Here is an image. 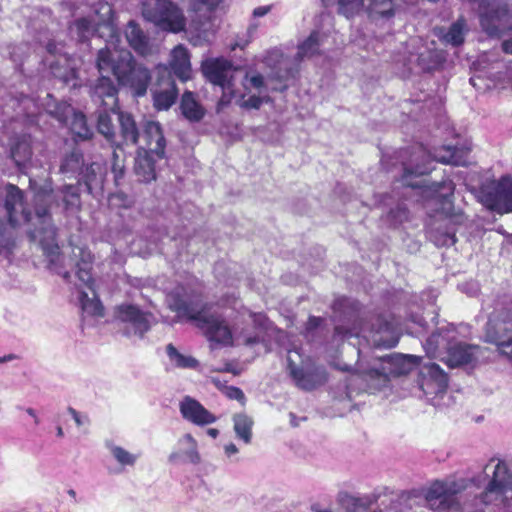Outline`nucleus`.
Instances as JSON below:
<instances>
[{
	"label": "nucleus",
	"mask_w": 512,
	"mask_h": 512,
	"mask_svg": "<svg viewBox=\"0 0 512 512\" xmlns=\"http://www.w3.org/2000/svg\"><path fill=\"white\" fill-rule=\"evenodd\" d=\"M48 198L47 194L35 196L36 208L35 214L32 216L25 206L23 192L17 186L10 184L6 187L4 207L8 222L12 227L27 223L40 225V228L29 232L31 238L40 243L46 256H56L59 248L56 243V231L48 213Z\"/></svg>",
	"instance_id": "1"
},
{
	"label": "nucleus",
	"mask_w": 512,
	"mask_h": 512,
	"mask_svg": "<svg viewBox=\"0 0 512 512\" xmlns=\"http://www.w3.org/2000/svg\"><path fill=\"white\" fill-rule=\"evenodd\" d=\"M96 66L99 73L112 72L119 85L128 87L135 96L146 94L151 80L149 70L136 63L129 50L118 46L102 48L98 51Z\"/></svg>",
	"instance_id": "2"
},
{
	"label": "nucleus",
	"mask_w": 512,
	"mask_h": 512,
	"mask_svg": "<svg viewBox=\"0 0 512 512\" xmlns=\"http://www.w3.org/2000/svg\"><path fill=\"white\" fill-rule=\"evenodd\" d=\"M171 309L179 317L195 322L196 326L204 331V335L210 342L222 345L232 343V332L223 317L208 314L207 303L201 301H187L179 296L175 297Z\"/></svg>",
	"instance_id": "3"
},
{
	"label": "nucleus",
	"mask_w": 512,
	"mask_h": 512,
	"mask_svg": "<svg viewBox=\"0 0 512 512\" xmlns=\"http://www.w3.org/2000/svg\"><path fill=\"white\" fill-rule=\"evenodd\" d=\"M70 34L78 41H86L95 33L105 39L104 48L114 49L120 42V36L113 22V9L109 3H98L85 17L78 18L69 27Z\"/></svg>",
	"instance_id": "4"
},
{
	"label": "nucleus",
	"mask_w": 512,
	"mask_h": 512,
	"mask_svg": "<svg viewBox=\"0 0 512 512\" xmlns=\"http://www.w3.org/2000/svg\"><path fill=\"white\" fill-rule=\"evenodd\" d=\"M476 4V15L482 32L490 38H501L512 31V0H461Z\"/></svg>",
	"instance_id": "5"
},
{
	"label": "nucleus",
	"mask_w": 512,
	"mask_h": 512,
	"mask_svg": "<svg viewBox=\"0 0 512 512\" xmlns=\"http://www.w3.org/2000/svg\"><path fill=\"white\" fill-rule=\"evenodd\" d=\"M432 161L456 166L465 164V160L463 159L461 152L455 147L444 146L436 150L433 154L425 150L423 147H417L413 151L409 162L404 163L402 184L412 188L422 187L423 181H413L412 177H418L429 173L432 170L430 166Z\"/></svg>",
	"instance_id": "6"
},
{
	"label": "nucleus",
	"mask_w": 512,
	"mask_h": 512,
	"mask_svg": "<svg viewBox=\"0 0 512 512\" xmlns=\"http://www.w3.org/2000/svg\"><path fill=\"white\" fill-rule=\"evenodd\" d=\"M220 0H188L189 37L195 46H201L211 41L216 32L213 10Z\"/></svg>",
	"instance_id": "7"
},
{
	"label": "nucleus",
	"mask_w": 512,
	"mask_h": 512,
	"mask_svg": "<svg viewBox=\"0 0 512 512\" xmlns=\"http://www.w3.org/2000/svg\"><path fill=\"white\" fill-rule=\"evenodd\" d=\"M143 16L164 31L186 32L189 23L181 7L171 0H146L143 3Z\"/></svg>",
	"instance_id": "8"
},
{
	"label": "nucleus",
	"mask_w": 512,
	"mask_h": 512,
	"mask_svg": "<svg viewBox=\"0 0 512 512\" xmlns=\"http://www.w3.org/2000/svg\"><path fill=\"white\" fill-rule=\"evenodd\" d=\"M328 7L337 6V13L353 19L366 13L372 20L390 19L395 15L394 0H322Z\"/></svg>",
	"instance_id": "9"
},
{
	"label": "nucleus",
	"mask_w": 512,
	"mask_h": 512,
	"mask_svg": "<svg viewBox=\"0 0 512 512\" xmlns=\"http://www.w3.org/2000/svg\"><path fill=\"white\" fill-rule=\"evenodd\" d=\"M48 270L52 273L62 276L66 281H70V270L68 267L75 272L76 277L79 280V284H76L78 289L87 287L94 292V278L92 276V258H48L46 264Z\"/></svg>",
	"instance_id": "10"
},
{
	"label": "nucleus",
	"mask_w": 512,
	"mask_h": 512,
	"mask_svg": "<svg viewBox=\"0 0 512 512\" xmlns=\"http://www.w3.org/2000/svg\"><path fill=\"white\" fill-rule=\"evenodd\" d=\"M486 342L497 346L501 355L512 360V312L502 314L486 327Z\"/></svg>",
	"instance_id": "11"
},
{
	"label": "nucleus",
	"mask_w": 512,
	"mask_h": 512,
	"mask_svg": "<svg viewBox=\"0 0 512 512\" xmlns=\"http://www.w3.org/2000/svg\"><path fill=\"white\" fill-rule=\"evenodd\" d=\"M47 52L48 55L45 58V62L49 66L51 73L66 84L74 81L77 76L76 63L64 51V46L61 43L49 42L47 44Z\"/></svg>",
	"instance_id": "12"
},
{
	"label": "nucleus",
	"mask_w": 512,
	"mask_h": 512,
	"mask_svg": "<svg viewBox=\"0 0 512 512\" xmlns=\"http://www.w3.org/2000/svg\"><path fill=\"white\" fill-rule=\"evenodd\" d=\"M459 492L455 482L434 481L425 492V500L434 510L446 511L455 502V496Z\"/></svg>",
	"instance_id": "13"
},
{
	"label": "nucleus",
	"mask_w": 512,
	"mask_h": 512,
	"mask_svg": "<svg viewBox=\"0 0 512 512\" xmlns=\"http://www.w3.org/2000/svg\"><path fill=\"white\" fill-rule=\"evenodd\" d=\"M486 205L500 213L512 212V178L502 177L484 195Z\"/></svg>",
	"instance_id": "14"
},
{
	"label": "nucleus",
	"mask_w": 512,
	"mask_h": 512,
	"mask_svg": "<svg viewBox=\"0 0 512 512\" xmlns=\"http://www.w3.org/2000/svg\"><path fill=\"white\" fill-rule=\"evenodd\" d=\"M51 113L54 114L61 123L69 126L71 132L77 138L87 140L92 137L93 131L88 127L84 114L75 112L70 105L60 104Z\"/></svg>",
	"instance_id": "15"
},
{
	"label": "nucleus",
	"mask_w": 512,
	"mask_h": 512,
	"mask_svg": "<svg viewBox=\"0 0 512 512\" xmlns=\"http://www.w3.org/2000/svg\"><path fill=\"white\" fill-rule=\"evenodd\" d=\"M465 221L463 214L445 216L437 221L435 227L428 231L429 239L439 247L451 246L455 243L456 225H461Z\"/></svg>",
	"instance_id": "16"
},
{
	"label": "nucleus",
	"mask_w": 512,
	"mask_h": 512,
	"mask_svg": "<svg viewBox=\"0 0 512 512\" xmlns=\"http://www.w3.org/2000/svg\"><path fill=\"white\" fill-rule=\"evenodd\" d=\"M204 73L209 81L218 85L223 90L221 103H228L230 98H226V93H231L234 96L231 83V65L225 60H215L207 62L203 67Z\"/></svg>",
	"instance_id": "17"
},
{
	"label": "nucleus",
	"mask_w": 512,
	"mask_h": 512,
	"mask_svg": "<svg viewBox=\"0 0 512 512\" xmlns=\"http://www.w3.org/2000/svg\"><path fill=\"white\" fill-rule=\"evenodd\" d=\"M290 375L296 385L306 391H312L328 380L327 371L323 366H313L304 370L290 364Z\"/></svg>",
	"instance_id": "18"
},
{
	"label": "nucleus",
	"mask_w": 512,
	"mask_h": 512,
	"mask_svg": "<svg viewBox=\"0 0 512 512\" xmlns=\"http://www.w3.org/2000/svg\"><path fill=\"white\" fill-rule=\"evenodd\" d=\"M470 31L468 20L465 16H459L448 27L434 28V34L446 46L454 48L464 44L465 39Z\"/></svg>",
	"instance_id": "19"
},
{
	"label": "nucleus",
	"mask_w": 512,
	"mask_h": 512,
	"mask_svg": "<svg viewBox=\"0 0 512 512\" xmlns=\"http://www.w3.org/2000/svg\"><path fill=\"white\" fill-rule=\"evenodd\" d=\"M101 77L91 86L92 100L100 107L113 110L117 106V88L112 79L100 73Z\"/></svg>",
	"instance_id": "20"
},
{
	"label": "nucleus",
	"mask_w": 512,
	"mask_h": 512,
	"mask_svg": "<svg viewBox=\"0 0 512 512\" xmlns=\"http://www.w3.org/2000/svg\"><path fill=\"white\" fill-rule=\"evenodd\" d=\"M182 417L197 426H206L217 421V417L207 410L198 400L189 396L180 403Z\"/></svg>",
	"instance_id": "21"
},
{
	"label": "nucleus",
	"mask_w": 512,
	"mask_h": 512,
	"mask_svg": "<svg viewBox=\"0 0 512 512\" xmlns=\"http://www.w3.org/2000/svg\"><path fill=\"white\" fill-rule=\"evenodd\" d=\"M144 142L143 148L155 154L158 158L165 155L166 140L163 130L158 122L148 121L144 125L140 138Z\"/></svg>",
	"instance_id": "22"
},
{
	"label": "nucleus",
	"mask_w": 512,
	"mask_h": 512,
	"mask_svg": "<svg viewBox=\"0 0 512 512\" xmlns=\"http://www.w3.org/2000/svg\"><path fill=\"white\" fill-rule=\"evenodd\" d=\"M151 154L143 147L138 149L134 172L140 182L149 183L156 179L155 165Z\"/></svg>",
	"instance_id": "23"
},
{
	"label": "nucleus",
	"mask_w": 512,
	"mask_h": 512,
	"mask_svg": "<svg viewBox=\"0 0 512 512\" xmlns=\"http://www.w3.org/2000/svg\"><path fill=\"white\" fill-rule=\"evenodd\" d=\"M125 37L129 45L141 55H147L151 51L148 36L135 21H129L125 28Z\"/></svg>",
	"instance_id": "24"
},
{
	"label": "nucleus",
	"mask_w": 512,
	"mask_h": 512,
	"mask_svg": "<svg viewBox=\"0 0 512 512\" xmlns=\"http://www.w3.org/2000/svg\"><path fill=\"white\" fill-rule=\"evenodd\" d=\"M171 69L174 74L182 81L190 78L191 64L188 50L182 46H176L171 52Z\"/></svg>",
	"instance_id": "25"
},
{
	"label": "nucleus",
	"mask_w": 512,
	"mask_h": 512,
	"mask_svg": "<svg viewBox=\"0 0 512 512\" xmlns=\"http://www.w3.org/2000/svg\"><path fill=\"white\" fill-rule=\"evenodd\" d=\"M477 346L459 343L449 348L446 364L449 367H459L470 364L475 359L474 350Z\"/></svg>",
	"instance_id": "26"
},
{
	"label": "nucleus",
	"mask_w": 512,
	"mask_h": 512,
	"mask_svg": "<svg viewBox=\"0 0 512 512\" xmlns=\"http://www.w3.org/2000/svg\"><path fill=\"white\" fill-rule=\"evenodd\" d=\"M107 174L106 166L100 162H93L86 167L83 180L89 193L101 190Z\"/></svg>",
	"instance_id": "27"
},
{
	"label": "nucleus",
	"mask_w": 512,
	"mask_h": 512,
	"mask_svg": "<svg viewBox=\"0 0 512 512\" xmlns=\"http://www.w3.org/2000/svg\"><path fill=\"white\" fill-rule=\"evenodd\" d=\"M510 488H512V476L510 475L506 464L499 461L494 468L492 479L487 486V491L503 492Z\"/></svg>",
	"instance_id": "28"
},
{
	"label": "nucleus",
	"mask_w": 512,
	"mask_h": 512,
	"mask_svg": "<svg viewBox=\"0 0 512 512\" xmlns=\"http://www.w3.org/2000/svg\"><path fill=\"white\" fill-rule=\"evenodd\" d=\"M180 108L184 117L191 122H198L204 116V109L195 100L192 92L183 94Z\"/></svg>",
	"instance_id": "29"
},
{
	"label": "nucleus",
	"mask_w": 512,
	"mask_h": 512,
	"mask_svg": "<svg viewBox=\"0 0 512 512\" xmlns=\"http://www.w3.org/2000/svg\"><path fill=\"white\" fill-rule=\"evenodd\" d=\"M178 91L173 81H168L167 86L163 89L154 91V106L158 110H167L175 102Z\"/></svg>",
	"instance_id": "30"
},
{
	"label": "nucleus",
	"mask_w": 512,
	"mask_h": 512,
	"mask_svg": "<svg viewBox=\"0 0 512 512\" xmlns=\"http://www.w3.org/2000/svg\"><path fill=\"white\" fill-rule=\"evenodd\" d=\"M118 119L124 143L136 145L140 138V134L133 117L128 113L121 112L119 113Z\"/></svg>",
	"instance_id": "31"
},
{
	"label": "nucleus",
	"mask_w": 512,
	"mask_h": 512,
	"mask_svg": "<svg viewBox=\"0 0 512 512\" xmlns=\"http://www.w3.org/2000/svg\"><path fill=\"white\" fill-rule=\"evenodd\" d=\"M321 45V34L317 31H313L309 37L298 45V51L295 56L297 63L302 61L304 58H309L318 53Z\"/></svg>",
	"instance_id": "32"
},
{
	"label": "nucleus",
	"mask_w": 512,
	"mask_h": 512,
	"mask_svg": "<svg viewBox=\"0 0 512 512\" xmlns=\"http://www.w3.org/2000/svg\"><path fill=\"white\" fill-rule=\"evenodd\" d=\"M234 430L236 435L246 444L251 442L253 419L244 413L235 414L233 416Z\"/></svg>",
	"instance_id": "33"
},
{
	"label": "nucleus",
	"mask_w": 512,
	"mask_h": 512,
	"mask_svg": "<svg viewBox=\"0 0 512 512\" xmlns=\"http://www.w3.org/2000/svg\"><path fill=\"white\" fill-rule=\"evenodd\" d=\"M32 155L30 137L23 135L13 143L11 147V156L16 164H21L28 160Z\"/></svg>",
	"instance_id": "34"
},
{
	"label": "nucleus",
	"mask_w": 512,
	"mask_h": 512,
	"mask_svg": "<svg viewBox=\"0 0 512 512\" xmlns=\"http://www.w3.org/2000/svg\"><path fill=\"white\" fill-rule=\"evenodd\" d=\"M94 297L89 298L88 294L84 291H80L79 301L81 305V309L84 313L93 317H103L104 316V307L95 294L93 292Z\"/></svg>",
	"instance_id": "35"
},
{
	"label": "nucleus",
	"mask_w": 512,
	"mask_h": 512,
	"mask_svg": "<svg viewBox=\"0 0 512 512\" xmlns=\"http://www.w3.org/2000/svg\"><path fill=\"white\" fill-rule=\"evenodd\" d=\"M166 353L178 368L193 369L198 366V361L195 358L181 354L172 343L166 346Z\"/></svg>",
	"instance_id": "36"
},
{
	"label": "nucleus",
	"mask_w": 512,
	"mask_h": 512,
	"mask_svg": "<svg viewBox=\"0 0 512 512\" xmlns=\"http://www.w3.org/2000/svg\"><path fill=\"white\" fill-rule=\"evenodd\" d=\"M242 85L247 94H251L252 90H255L259 94H268L265 79L259 73L246 74Z\"/></svg>",
	"instance_id": "37"
},
{
	"label": "nucleus",
	"mask_w": 512,
	"mask_h": 512,
	"mask_svg": "<svg viewBox=\"0 0 512 512\" xmlns=\"http://www.w3.org/2000/svg\"><path fill=\"white\" fill-rule=\"evenodd\" d=\"M110 112H114V109L109 110L103 108V111H100L98 114L97 122V128L99 133L105 136V138L108 140H112L115 136L114 125L110 116Z\"/></svg>",
	"instance_id": "38"
},
{
	"label": "nucleus",
	"mask_w": 512,
	"mask_h": 512,
	"mask_svg": "<svg viewBox=\"0 0 512 512\" xmlns=\"http://www.w3.org/2000/svg\"><path fill=\"white\" fill-rule=\"evenodd\" d=\"M268 94H247L245 92L240 96L238 105L244 109H259L263 103L270 102Z\"/></svg>",
	"instance_id": "39"
},
{
	"label": "nucleus",
	"mask_w": 512,
	"mask_h": 512,
	"mask_svg": "<svg viewBox=\"0 0 512 512\" xmlns=\"http://www.w3.org/2000/svg\"><path fill=\"white\" fill-rule=\"evenodd\" d=\"M331 308L334 313L346 315L349 314L350 312L358 311L359 302L352 300L346 296H340L333 301Z\"/></svg>",
	"instance_id": "40"
},
{
	"label": "nucleus",
	"mask_w": 512,
	"mask_h": 512,
	"mask_svg": "<svg viewBox=\"0 0 512 512\" xmlns=\"http://www.w3.org/2000/svg\"><path fill=\"white\" fill-rule=\"evenodd\" d=\"M427 375L430 379H432L436 384L445 389L448 386V376L445 371L436 363H431L426 366Z\"/></svg>",
	"instance_id": "41"
},
{
	"label": "nucleus",
	"mask_w": 512,
	"mask_h": 512,
	"mask_svg": "<svg viewBox=\"0 0 512 512\" xmlns=\"http://www.w3.org/2000/svg\"><path fill=\"white\" fill-rule=\"evenodd\" d=\"M111 453L116 461L122 466H133L137 460V456L131 454L120 446H112Z\"/></svg>",
	"instance_id": "42"
},
{
	"label": "nucleus",
	"mask_w": 512,
	"mask_h": 512,
	"mask_svg": "<svg viewBox=\"0 0 512 512\" xmlns=\"http://www.w3.org/2000/svg\"><path fill=\"white\" fill-rule=\"evenodd\" d=\"M278 57H281V62H280L279 71L277 72V77L280 79H289L291 77H294L297 70L292 69V68L288 69L287 66H288L289 59L284 58L277 50L270 52V55H269V58L267 61L269 62V60L271 58H278Z\"/></svg>",
	"instance_id": "43"
},
{
	"label": "nucleus",
	"mask_w": 512,
	"mask_h": 512,
	"mask_svg": "<svg viewBox=\"0 0 512 512\" xmlns=\"http://www.w3.org/2000/svg\"><path fill=\"white\" fill-rule=\"evenodd\" d=\"M142 311L134 305H124L119 308V317L122 321L132 323L139 317Z\"/></svg>",
	"instance_id": "44"
},
{
	"label": "nucleus",
	"mask_w": 512,
	"mask_h": 512,
	"mask_svg": "<svg viewBox=\"0 0 512 512\" xmlns=\"http://www.w3.org/2000/svg\"><path fill=\"white\" fill-rule=\"evenodd\" d=\"M408 211L405 207L398 205L395 209H392L388 213V221L394 225L397 226L399 224H402L404 221L408 219Z\"/></svg>",
	"instance_id": "45"
},
{
	"label": "nucleus",
	"mask_w": 512,
	"mask_h": 512,
	"mask_svg": "<svg viewBox=\"0 0 512 512\" xmlns=\"http://www.w3.org/2000/svg\"><path fill=\"white\" fill-rule=\"evenodd\" d=\"M81 156L78 153H71L67 156L62 165L61 171L64 173L75 172L80 168Z\"/></svg>",
	"instance_id": "46"
},
{
	"label": "nucleus",
	"mask_w": 512,
	"mask_h": 512,
	"mask_svg": "<svg viewBox=\"0 0 512 512\" xmlns=\"http://www.w3.org/2000/svg\"><path fill=\"white\" fill-rule=\"evenodd\" d=\"M184 440L189 444L190 449L185 452L187 459L193 463L197 464L200 462V455L197 450V442L191 434H185Z\"/></svg>",
	"instance_id": "47"
},
{
	"label": "nucleus",
	"mask_w": 512,
	"mask_h": 512,
	"mask_svg": "<svg viewBox=\"0 0 512 512\" xmlns=\"http://www.w3.org/2000/svg\"><path fill=\"white\" fill-rule=\"evenodd\" d=\"M64 201L67 206H78L79 205V193L78 188L73 185H67L63 189Z\"/></svg>",
	"instance_id": "48"
},
{
	"label": "nucleus",
	"mask_w": 512,
	"mask_h": 512,
	"mask_svg": "<svg viewBox=\"0 0 512 512\" xmlns=\"http://www.w3.org/2000/svg\"><path fill=\"white\" fill-rule=\"evenodd\" d=\"M135 334H138L140 337H143L144 334L150 329L149 321L144 312L140 314L139 317H136L132 323Z\"/></svg>",
	"instance_id": "49"
},
{
	"label": "nucleus",
	"mask_w": 512,
	"mask_h": 512,
	"mask_svg": "<svg viewBox=\"0 0 512 512\" xmlns=\"http://www.w3.org/2000/svg\"><path fill=\"white\" fill-rule=\"evenodd\" d=\"M135 334H138L140 337H143L144 334L150 329L149 321L144 312L140 314L139 317H136L132 323Z\"/></svg>",
	"instance_id": "50"
},
{
	"label": "nucleus",
	"mask_w": 512,
	"mask_h": 512,
	"mask_svg": "<svg viewBox=\"0 0 512 512\" xmlns=\"http://www.w3.org/2000/svg\"><path fill=\"white\" fill-rule=\"evenodd\" d=\"M109 203L113 207L128 208L131 206L132 202L126 194H124L123 192H117L110 195Z\"/></svg>",
	"instance_id": "51"
},
{
	"label": "nucleus",
	"mask_w": 512,
	"mask_h": 512,
	"mask_svg": "<svg viewBox=\"0 0 512 512\" xmlns=\"http://www.w3.org/2000/svg\"><path fill=\"white\" fill-rule=\"evenodd\" d=\"M225 395L227 398H229L231 400H237L242 405H244L246 402L245 394L239 387H236V386L226 387Z\"/></svg>",
	"instance_id": "52"
},
{
	"label": "nucleus",
	"mask_w": 512,
	"mask_h": 512,
	"mask_svg": "<svg viewBox=\"0 0 512 512\" xmlns=\"http://www.w3.org/2000/svg\"><path fill=\"white\" fill-rule=\"evenodd\" d=\"M124 169V160L112 162V172L116 183L124 176Z\"/></svg>",
	"instance_id": "53"
},
{
	"label": "nucleus",
	"mask_w": 512,
	"mask_h": 512,
	"mask_svg": "<svg viewBox=\"0 0 512 512\" xmlns=\"http://www.w3.org/2000/svg\"><path fill=\"white\" fill-rule=\"evenodd\" d=\"M323 319L317 316H309L306 322V329L308 331H313L317 329L322 324Z\"/></svg>",
	"instance_id": "54"
},
{
	"label": "nucleus",
	"mask_w": 512,
	"mask_h": 512,
	"mask_svg": "<svg viewBox=\"0 0 512 512\" xmlns=\"http://www.w3.org/2000/svg\"><path fill=\"white\" fill-rule=\"evenodd\" d=\"M271 8L272 6L271 5H266V6H259V7H256L254 10H253V16L255 18L257 17H263L265 15H267L270 11H271Z\"/></svg>",
	"instance_id": "55"
},
{
	"label": "nucleus",
	"mask_w": 512,
	"mask_h": 512,
	"mask_svg": "<svg viewBox=\"0 0 512 512\" xmlns=\"http://www.w3.org/2000/svg\"><path fill=\"white\" fill-rule=\"evenodd\" d=\"M501 47L503 52L512 55V36L509 39L504 40Z\"/></svg>",
	"instance_id": "56"
},
{
	"label": "nucleus",
	"mask_w": 512,
	"mask_h": 512,
	"mask_svg": "<svg viewBox=\"0 0 512 512\" xmlns=\"http://www.w3.org/2000/svg\"><path fill=\"white\" fill-rule=\"evenodd\" d=\"M432 64L428 66V68H433L436 65H439L443 60L444 57L441 53H434L432 55Z\"/></svg>",
	"instance_id": "57"
},
{
	"label": "nucleus",
	"mask_w": 512,
	"mask_h": 512,
	"mask_svg": "<svg viewBox=\"0 0 512 512\" xmlns=\"http://www.w3.org/2000/svg\"><path fill=\"white\" fill-rule=\"evenodd\" d=\"M124 160V154L120 146H117L113 151V161H121Z\"/></svg>",
	"instance_id": "58"
},
{
	"label": "nucleus",
	"mask_w": 512,
	"mask_h": 512,
	"mask_svg": "<svg viewBox=\"0 0 512 512\" xmlns=\"http://www.w3.org/2000/svg\"><path fill=\"white\" fill-rule=\"evenodd\" d=\"M68 412L71 414V416L75 420L77 426H81L82 425V421H81L79 413L74 408H72V407L68 408Z\"/></svg>",
	"instance_id": "59"
},
{
	"label": "nucleus",
	"mask_w": 512,
	"mask_h": 512,
	"mask_svg": "<svg viewBox=\"0 0 512 512\" xmlns=\"http://www.w3.org/2000/svg\"><path fill=\"white\" fill-rule=\"evenodd\" d=\"M225 451L228 455L234 454L238 452V449L235 444L231 443L225 446Z\"/></svg>",
	"instance_id": "60"
},
{
	"label": "nucleus",
	"mask_w": 512,
	"mask_h": 512,
	"mask_svg": "<svg viewBox=\"0 0 512 512\" xmlns=\"http://www.w3.org/2000/svg\"><path fill=\"white\" fill-rule=\"evenodd\" d=\"M207 435L215 439L219 436V430L216 428H208L206 431Z\"/></svg>",
	"instance_id": "61"
},
{
	"label": "nucleus",
	"mask_w": 512,
	"mask_h": 512,
	"mask_svg": "<svg viewBox=\"0 0 512 512\" xmlns=\"http://www.w3.org/2000/svg\"><path fill=\"white\" fill-rule=\"evenodd\" d=\"M311 509H312L313 512H332V511L327 510V509H320L317 504L312 505Z\"/></svg>",
	"instance_id": "62"
},
{
	"label": "nucleus",
	"mask_w": 512,
	"mask_h": 512,
	"mask_svg": "<svg viewBox=\"0 0 512 512\" xmlns=\"http://www.w3.org/2000/svg\"><path fill=\"white\" fill-rule=\"evenodd\" d=\"M15 358H16V356H15V355H13V354H9V355H7V356H5V357H3V358H0V363H2V362H6V361H10V360H13V359H15Z\"/></svg>",
	"instance_id": "63"
},
{
	"label": "nucleus",
	"mask_w": 512,
	"mask_h": 512,
	"mask_svg": "<svg viewBox=\"0 0 512 512\" xmlns=\"http://www.w3.org/2000/svg\"><path fill=\"white\" fill-rule=\"evenodd\" d=\"M437 338H438V336H437V335L432 334V335L427 339V344H433V343L436 341V339H437Z\"/></svg>",
	"instance_id": "64"
}]
</instances>
